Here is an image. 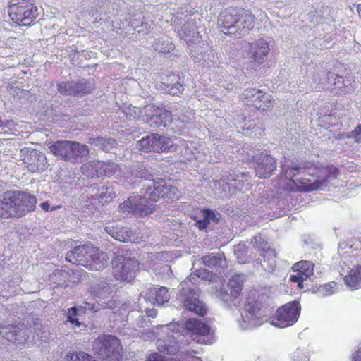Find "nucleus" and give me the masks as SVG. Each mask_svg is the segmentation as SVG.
Wrapping results in <instances>:
<instances>
[{"mask_svg":"<svg viewBox=\"0 0 361 361\" xmlns=\"http://www.w3.org/2000/svg\"><path fill=\"white\" fill-rule=\"evenodd\" d=\"M140 194L130 197L120 204L118 212L121 213L120 218H125L131 214L143 216L150 214L153 211V202H157L161 197L178 199L180 192L171 185H167L163 179L152 180L145 185Z\"/></svg>","mask_w":361,"mask_h":361,"instance_id":"1","label":"nucleus"},{"mask_svg":"<svg viewBox=\"0 0 361 361\" xmlns=\"http://www.w3.org/2000/svg\"><path fill=\"white\" fill-rule=\"evenodd\" d=\"M171 20L174 24L178 25L176 30L180 37L185 40L188 46L195 45L190 49L194 52V56L203 60L208 66L212 64L215 59V53L209 44L201 40L200 16L195 13H190L186 8H180Z\"/></svg>","mask_w":361,"mask_h":361,"instance_id":"2","label":"nucleus"},{"mask_svg":"<svg viewBox=\"0 0 361 361\" xmlns=\"http://www.w3.org/2000/svg\"><path fill=\"white\" fill-rule=\"evenodd\" d=\"M255 26V16L248 11L228 8L219 14L218 27L227 35L241 37Z\"/></svg>","mask_w":361,"mask_h":361,"instance_id":"3","label":"nucleus"},{"mask_svg":"<svg viewBox=\"0 0 361 361\" xmlns=\"http://www.w3.org/2000/svg\"><path fill=\"white\" fill-rule=\"evenodd\" d=\"M36 198L20 191H7L0 196V218L20 217L35 208Z\"/></svg>","mask_w":361,"mask_h":361,"instance_id":"4","label":"nucleus"},{"mask_svg":"<svg viewBox=\"0 0 361 361\" xmlns=\"http://www.w3.org/2000/svg\"><path fill=\"white\" fill-rule=\"evenodd\" d=\"M250 294L238 321L240 327L243 330L259 326L268 319L266 309L262 305L264 296L260 295L256 290Z\"/></svg>","mask_w":361,"mask_h":361,"instance_id":"5","label":"nucleus"},{"mask_svg":"<svg viewBox=\"0 0 361 361\" xmlns=\"http://www.w3.org/2000/svg\"><path fill=\"white\" fill-rule=\"evenodd\" d=\"M311 164H302L300 166L291 165L290 166H281L282 171L284 172L287 178L293 181L300 190L303 191H312L314 190H321L324 184V180H312L306 177L312 176L314 172Z\"/></svg>","mask_w":361,"mask_h":361,"instance_id":"6","label":"nucleus"},{"mask_svg":"<svg viewBox=\"0 0 361 361\" xmlns=\"http://www.w3.org/2000/svg\"><path fill=\"white\" fill-rule=\"evenodd\" d=\"M49 144V149L54 155L71 163L81 162L90 152L87 145L75 141L61 140Z\"/></svg>","mask_w":361,"mask_h":361,"instance_id":"7","label":"nucleus"},{"mask_svg":"<svg viewBox=\"0 0 361 361\" xmlns=\"http://www.w3.org/2000/svg\"><path fill=\"white\" fill-rule=\"evenodd\" d=\"M8 13L14 23L22 26L29 25L38 15L32 0H11Z\"/></svg>","mask_w":361,"mask_h":361,"instance_id":"8","label":"nucleus"},{"mask_svg":"<svg viewBox=\"0 0 361 361\" xmlns=\"http://www.w3.org/2000/svg\"><path fill=\"white\" fill-rule=\"evenodd\" d=\"M93 350L103 361H120L122 357L119 341L111 335L98 337L94 342Z\"/></svg>","mask_w":361,"mask_h":361,"instance_id":"9","label":"nucleus"},{"mask_svg":"<svg viewBox=\"0 0 361 361\" xmlns=\"http://www.w3.org/2000/svg\"><path fill=\"white\" fill-rule=\"evenodd\" d=\"M113 274L120 281L130 282L138 270V262L135 258L116 256L112 262Z\"/></svg>","mask_w":361,"mask_h":361,"instance_id":"10","label":"nucleus"},{"mask_svg":"<svg viewBox=\"0 0 361 361\" xmlns=\"http://www.w3.org/2000/svg\"><path fill=\"white\" fill-rule=\"evenodd\" d=\"M137 147L144 152H166L175 151L173 141L169 137L151 134L138 141Z\"/></svg>","mask_w":361,"mask_h":361,"instance_id":"11","label":"nucleus"},{"mask_svg":"<svg viewBox=\"0 0 361 361\" xmlns=\"http://www.w3.org/2000/svg\"><path fill=\"white\" fill-rule=\"evenodd\" d=\"M300 314V303L296 301L288 302L277 310L276 315L270 319V323L277 327H287L298 321Z\"/></svg>","mask_w":361,"mask_h":361,"instance_id":"12","label":"nucleus"},{"mask_svg":"<svg viewBox=\"0 0 361 361\" xmlns=\"http://www.w3.org/2000/svg\"><path fill=\"white\" fill-rule=\"evenodd\" d=\"M244 281V276L242 274H234L228 280L226 287L222 286L216 290V298L222 300L224 303L231 306V303L235 306L236 299L240 295Z\"/></svg>","mask_w":361,"mask_h":361,"instance_id":"13","label":"nucleus"},{"mask_svg":"<svg viewBox=\"0 0 361 361\" xmlns=\"http://www.w3.org/2000/svg\"><path fill=\"white\" fill-rule=\"evenodd\" d=\"M142 118L151 127L166 126L173 121L172 114L163 106H156L154 104L146 105L140 111Z\"/></svg>","mask_w":361,"mask_h":361,"instance_id":"14","label":"nucleus"},{"mask_svg":"<svg viewBox=\"0 0 361 361\" xmlns=\"http://www.w3.org/2000/svg\"><path fill=\"white\" fill-rule=\"evenodd\" d=\"M181 291L178 296L177 300L182 305L179 306L183 307L188 311L195 312L197 314L203 316L207 311L204 303L197 298V294L195 290L185 288L187 281L183 282L181 284Z\"/></svg>","mask_w":361,"mask_h":361,"instance_id":"15","label":"nucleus"},{"mask_svg":"<svg viewBox=\"0 0 361 361\" xmlns=\"http://www.w3.org/2000/svg\"><path fill=\"white\" fill-rule=\"evenodd\" d=\"M185 326L187 331L192 333L193 340L197 343L208 345L214 341V332L203 322L196 319H190L185 322Z\"/></svg>","mask_w":361,"mask_h":361,"instance_id":"16","label":"nucleus"},{"mask_svg":"<svg viewBox=\"0 0 361 361\" xmlns=\"http://www.w3.org/2000/svg\"><path fill=\"white\" fill-rule=\"evenodd\" d=\"M59 92L65 95L84 96L94 89L92 81L81 78L76 82H62L57 85Z\"/></svg>","mask_w":361,"mask_h":361,"instance_id":"17","label":"nucleus"},{"mask_svg":"<svg viewBox=\"0 0 361 361\" xmlns=\"http://www.w3.org/2000/svg\"><path fill=\"white\" fill-rule=\"evenodd\" d=\"M253 247L262 250L260 255L263 257V262L261 265L264 270L272 271L276 264V252L274 250L267 247V243H264L261 235H256L251 241Z\"/></svg>","mask_w":361,"mask_h":361,"instance_id":"18","label":"nucleus"},{"mask_svg":"<svg viewBox=\"0 0 361 361\" xmlns=\"http://www.w3.org/2000/svg\"><path fill=\"white\" fill-rule=\"evenodd\" d=\"M0 334L8 341L15 343H23L29 337V330L24 324L0 326Z\"/></svg>","mask_w":361,"mask_h":361,"instance_id":"19","label":"nucleus"},{"mask_svg":"<svg viewBox=\"0 0 361 361\" xmlns=\"http://www.w3.org/2000/svg\"><path fill=\"white\" fill-rule=\"evenodd\" d=\"M270 51L269 42L265 39H259L250 44L247 51L248 58L255 63H264Z\"/></svg>","mask_w":361,"mask_h":361,"instance_id":"20","label":"nucleus"},{"mask_svg":"<svg viewBox=\"0 0 361 361\" xmlns=\"http://www.w3.org/2000/svg\"><path fill=\"white\" fill-rule=\"evenodd\" d=\"M91 251H94V246L91 244L75 246L66 254V259L73 264L87 267L90 262L89 256Z\"/></svg>","mask_w":361,"mask_h":361,"instance_id":"21","label":"nucleus"},{"mask_svg":"<svg viewBox=\"0 0 361 361\" xmlns=\"http://www.w3.org/2000/svg\"><path fill=\"white\" fill-rule=\"evenodd\" d=\"M314 264L310 261H301L294 264L293 269L297 272L290 276V281L298 283L300 288H302V282L310 278L313 274Z\"/></svg>","mask_w":361,"mask_h":361,"instance_id":"22","label":"nucleus"},{"mask_svg":"<svg viewBox=\"0 0 361 361\" xmlns=\"http://www.w3.org/2000/svg\"><path fill=\"white\" fill-rule=\"evenodd\" d=\"M276 167V161L271 155L261 154L256 162V175L259 178H267Z\"/></svg>","mask_w":361,"mask_h":361,"instance_id":"23","label":"nucleus"},{"mask_svg":"<svg viewBox=\"0 0 361 361\" xmlns=\"http://www.w3.org/2000/svg\"><path fill=\"white\" fill-rule=\"evenodd\" d=\"M164 328L165 329L164 331L170 330L174 332L176 331L175 334H177V336L172 335L171 338L173 341H170L168 343H166L163 339H159L157 342L158 349L160 352L166 354H175L178 350V343L176 341L178 339V331L180 329V325L175 323L169 324L164 326Z\"/></svg>","mask_w":361,"mask_h":361,"instance_id":"24","label":"nucleus"},{"mask_svg":"<svg viewBox=\"0 0 361 361\" xmlns=\"http://www.w3.org/2000/svg\"><path fill=\"white\" fill-rule=\"evenodd\" d=\"M104 229L112 238L118 241L135 243L137 239V236L133 233L132 231L120 225L106 226Z\"/></svg>","mask_w":361,"mask_h":361,"instance_id":"25","label":"nucleus"},{"mask_svg":"<svg viewBox=\"0 0 361 361\" xmlns=\"http://www.w3.org/2000/svg\"><path fill=\"white\" fill-rule=\"evenodd\" d=\"M100 306H103L102 305H99V303H90L89 302H84L82 305L79 307H73L68 310L67 318L68 320L72 323L75 324L78 326H80L81 323L79 322L77 316L78 315V312H96L100 309Z\"/></svg>","mask_w":361,"mask_h":361,"instance_id":"26","label":"nucleus"},{"mask_svg":"<svg viewBox=\"0 0 361 361\" xmlns=\"http://www.w3.org/2000/svg\"><path fill=\"white\" fill-rule=\"evenodd\" d=\"M144 298L152 304L161 305L169 302L170 295L166 287H154L148 290Z\"/></svg>","mask_w":361,"mask_h":361,"instance_id":"27","label":"nucleus"},{"mask_svg":"<svg viewBox=\"0 0 361 361\" xmlns=\"http://www.w3.org/2000/svg\"><path fill=\"white\" fill-rule=\"evenodd\" d=\"M89 259L90 262L87 267L90 270H100L107 265L109 257L106 253L94 247V251H91Z\"/></svg>","mask_w":361,"mask_h":361,"instance_id":"28","label":"nucleus"},{"mask_svg":"<svg viewBox=\"0 0 361 361\" xmlns=\"http://www.w3.org/2000/svg\"><path fill=\"white\" fill-rule=\"evenodd\" d=\"M68 273L61 269H56L49 276V285L51 288H66L69 286V281H68Z\"/></svg>","mask_w":361,"mask_h":361,"instance_id":"29","label":"nucleus"},{"mask_svg":"<svg viewBox=\"0 0 361 361\" xmlns=\"http://www.w3.org/2000/svg\"><path fill=\"white\" fill-rule=\"evenodd\" d=\"M202 260L204 265L210 268L224 269L227 267V262L223 253H218L216 255H208L203 257Z\"/></svg>","mask_w":361,"mask_h":361,"instance_id":"30","label":"nucleus"},{"mask_svg":"<svg viewBox=\"0 0 361 361\" xmlns=\"http://www.w3.org/2000/svg\"><path fill=\"white\" fill-rule=\"evenodd\" d=\"M344 282L348 287L361 288V265L355 266L344 277Z\"/></svg>","mask_w":361,"mask_h":361,"instance_id":"31","label":"nucleus"},{"mask_svg":"<svg viewBox=\"0 0 361 361\" xmlns=\"http://www.w3.org/2000/svg\"><path fill=\"white\" fill-rule=\"evenodd\" d=\"M359 250L361 252V239H355L349 242L340 243L338 247L339 255L344 257L345 255H353Z\"/></svg>","mask_w":361,"mask_h":361,"instance_id":"32","label":"nucleus"},{"mask_svg":"<svg viewBox=\"0 0 361 361\" xmlns=\"http://www.w3.org/2000/svg\"><path fill=\"white\" fill-rule=\"evenodd\" d=\"M102 164L99 160H93L84 164L81 166V171L86 177H94L101 176Z\"/></svg>","mask_w":361,"mask_h":361,"instance_id":"33","label":"nucleus"},{"mask_svg":"<svg viewBox=\"0 0 361 361\" xmlns=\"http://www.w3.org/2000/svg\"><path fill=\"white\" fill-rule=\"evenodd\" d=\"M312 171L314 173L315 171H317L316 173L317 175V180H324V184L323 185L322 188L326 186V182L329 179H334L336 178L338 171V169L334 166H328L326 169H318L314 167L312 168Z\"/></svg>","mask_w":361,"mask_h":361,"instance_id":"34","label":"nucleus"},{"mask_svg":"<svg viewBox=\"0 0 361 361\" xmlns=\"http://www.w3.org/2000/svg\"><path fill=\"white\" fill-rule=\"evenodd\" d=\"M243 95L245 99L250 102V104L253 102L255 99H258L259 98H263L264 97V101L267 102L269 100V97L267 95V93L263 92L260 90H257L255 88L247 89L243 92Z\"/></svg>","mask_w":361,"mask_h":361,"instance_id":"35","label":"nucleus"},{"mask_svg":"<svg viewBox=\"0 0 361 361\" xmlns=\"http://www.w3.org/2000/svg\"><path fill=\"white\" fill-rule=\"evenodd\" d=\"M234 254L240 264L250 262L251 257L247 255V247L245 244L234 246Z\"/></svg>","mask_w":361,"mask_h":361,"instance_id":"36","label":"nucleus"},{"mask_svg":"<svg viewBox=\"0 0 361 361\" xmlns=\"http://www.w3.org/2000/svg\"><path fill=\"white\" fill-rule=\"evenodd\" d=\"M145 178L147 179V173L145 169H136L133 171L127 172L125 178L126 179V182L133 185L137 183V179L139 178Z\"/></svg>","mask_w":361,"mask_h":361,"instance_id":"37","label":"nucleus"},{"mask_svg":"<svg viewBox=\"0 0 361 361\" xmlns=\"http://www.w3.org/2000/svg\"><path fill=\"white\" fill-rule=\"evenodd\" d=\"M174 49V45L169 40L157 39L154 44V49L162 54L170 53Z\"/></svg>","mask_w":361,"mask_h":361,"instance_id":"38","label":"nucleus"},{"mask_svg":"<svg viewBox=\"0 0 361 361\" xmlns=\"http://www.w3.org/2000/svg\"><path fill=\"white\" fill-rule=\"evenodd\" d=\"M160 89L164 92H166L173 96L178 95L183 90L182 85L177 82L174 84H166L161 82L159 85Z\"/></svg>","mask_w":361,"mask_h":361,"instance_id":"39","label":"nucleus"},{"mask_svg":"<svg viewBox=\"0 0 361 361\" xmlns=\"http://www.w3.org/2000/svg\"><path fill=\"white\" fill-rule=\"evenodd\" d=\"M64 361H96L92 356L85 352L80 351L76 353H68L66 355Z\"/></svg>","mask_w":361,"mask_h":361,"instance_id":"40","label":"nucleus"},{"mask_svg":"<svg viewBox=\"0 0 361 361\" xmlns=\"http://www.w3.org/2000/svg\"><path fill=\"white\" fill-rule=\"evenodd\" d=\"M336 290L337 283L334 281H331L319 286L317 293L319 296H329L336 293Z\"/></svg>","mask_w":361,"mask_h":361,"instance_id":"41","label":"nucleus"},{"mask_svg":"<svg viewBox=\"0 0 361 361\" xmlns=\"http://www.w3.org/2000/svg\"><path fill=\"white\" fill-rule=\"evenodd\" d=\"M102 168L101 169V176H111L118 171L119 166L114 162H102Z\"/></svg>","mask_w":361,"mask_h":361,"instance_id":"42","label":"nucleus"},{"mask_svg":"<svg viewBox=\"0 0 361 361\" xmlns=\"http://www.w3.org/2000/svg\"><path fill=\"white\" fill-rule=\"evenodd\" d=\"M267 95L269 97V100L266 102L264 101V98H259L258 99H255L253 102L251 104L253 106H255L256 109L262 111H265L267 109H269L271 107V102L273 100V98L271 95L267 94Z\"/></svg>","mask_w":361,"mask_h":361,"instance_id":"43","label":"nucleus"},{"mask_svg":"<svg viewBox=\"0 0 361 361\" xmlns=\"http://www.w3.org/2000/svg\"><path fill=\"white\" fill-rule=\"evenodd\" d=\"M184 157L188 160L191 161L193 159H200V152L197 149H195L192 145L190 144H188L185 148L184 152H183Z\"/></svg>","mask_w":361,"mask_h":361,"instance_id":"44","label":"nucleus"},{"mask_svg":"<svg viewBox=\"0 0 361 361\" xmlns=\"http://www.w3.org/2000/svg\"><path fill=\"white\" fill-rule=\"evenodd\" d=\"M111 293V288L109 286L99 284L95 291L96 296L99 298H105Z\"/></svg>","mask_w":361,"mask_h":361,"instance_id":"45","label":"nucleus"},{"mask_svg":"<svg viewBox=\"0 0 361 361\" xmlns=\"http://www.w3.org/2000/svg\"><path fill=\"white\" fill-rule=\"evenodd\" d=\"M103 142L104 143L103 145L102 146V150L106 152L111 151L114 147H116L117 144L116 140L112 138H103Z\"/></svg>","mask_w":361,"mask_h":361,"instance_id":"46","label":"nucleus"},{"mask_svg":"<svg viewBox=\"0 0 361 361\" xmlns=\"http://www.w3.org/2000/svg\"><path fill=\"white\" fill-rule=\"evenodd\" d=\"M214 185L218 189V193L221 194L223 192H226V188L228 185V183L226 182L224 179L221 178L220 180H215L214 182Z\"/></svg>","mask_w":361,"mask_h":361,"instance_id":"47","label":"nucleus"},{"mask_svg":"<svg viewBox=\"0 0 361 361\" xmlns=\"http://www.w3.org/2000/svg\"><path fill=\"white\" fill-rule=\"evenodd\" d=\"M348 137H351L355 139V142L360 143L361 142V126H357L354 130L350 132Z\"/></svg>","mask_w":361,"mask_h":361,"instance_id":"48","label":"nucleus"},{"mask_svg":"<svg viewBox=\"0 0 361 361\" xmlns=\"http://www.w3.org/2000/svg\"><path fill=\"white\" fill-rule=\"evenodd\" d=\"M88 143L97 147L98 149L102 150V146L104 143L103 137L90 138Z\"/></svg>","mask_w":361,"mask_h":361,"instance_id":"49","label":"nucleus"},{"mask_svg":"<svg viewBox=\"0 0 361 361\" xmlns=\"http://www.w3.org/2000/svg\"><path fill=\"white\" fill-rule=\"evenodd\" d=\"M131 308L126 303L122 304L121 307H119L116 311H114V313H117L121 315L126 314V313L130 311Z\"/></svg>","mask_w":361,"mask_h":361,"instance_id":"50","label":"nucleus"},{"mask_svg":"<svg viewBox=\"0 0 361 361\" xmlns=\"http://www.w3.org/2000/svg\"><path fill=\"white\" fill-rule=\"evenodd\" d=\"M195 276H197L198 278H201L202 279H209L211 276L208 272L206 271L204 269H198L196 270L195 272Z\"/></svg>","mask_w":361,"mask_h":361,"instance_id":"51","label":"nucleus"},{"mask_svg":"<svg viewBox=\"0 0 361 361\" xmlns=\"http://www.w3.org/2000/svg\"><path fill=\"white\" fill-rule=\"evenodd\" d=\"M203 216L206 219H208L209 223L211 219H213L215 217L214 212L209 209L204 210Z\"/></svg>","mask_w":361,"mask_h":361,"instance_id":"52","label":"nucleus"},{"mask_svg":"<svg viewBox=\"0 0 361 361\" xmlns=\"http://www.w3.org/2000/svg\"><path fill=\"white\" fill-rule=\"evenodd\" d=\"M197 225L200 229H204L207 225L209 224L208 219H206L204 217L202 220H199L197 221Z\"/></svg>","mask_w":361,"mask_h":361,"instance_id":"53","label":"nucleus"},{"mask_svg":"<svg viewBox=\"0 0 361 361\" xmlns=\"http://www.w3.org/2000/svg\"><path fill=\"white\" fill-rule=\"evenodd\" d=\"M147 361H164V360L161 355H159L157 353H154L149 356Z\"/></svg>","mask_w":361,"mask_h":361,"instance_id":"54","label":"nucleus"},{"mask_svg":"<svg viewBox=\"0 0 361 361\" xmlns=\"http://www.w3.org/2000/svg\"><path fill=\"white\" fill-rule=\"evenodd\" d=\"M103 307L114 309V308H116V302L114 300H109L107 302H105V305L103 306Z\"/></svg>","mask_w":361,"mask_h":361,"instance_id":"55","label":"nucleus"},{"mask_svg":"<svg viewBox=\"0 0 361 361\" xmlns=\"http://www.w3.org/2000/svg\"><path fill=\"white\" fill-rule=\"evenodd\" d=\"M146 314L147 315L148 317H155L157 316V310L153 309L148 310L146 312Z\"/></svg>","mask_w":361,"mask_h":361,"instance_id":"56","label":"nucleus"},{"mask_svg":"<svg viewBox=\"0 0 361 361\" xmlns=\"http://www.w3.org/2000/svg\"><path fill=\"white\" fill-rule=\"evenodd\" d=\"M353 361H361V348L356 352Z\"/></svg>","mask_w":361,"mask_h":361,"instance_id":"57","label":"nucleus"},{"mask_svg":"<svg viewBox=\"0 0 361 361\" xmlns=\"http://www.w3.org/2000/svg\"><path fill=\"white\" fill-rule=\"evenodd\" d=\"M197 353H198V352H197L195 350H188L186 353V355L188 357L194 359V357H196L195 355L197 354Z\"/></svg>","mask_w":361,"mask_h":361,"instance_id":"58","label":"nucleus"},{"mask_svg":"<svg viewBox=\"0 0 361 361\" xmlns=\"http://www.w3.org/2000/svg\"><path fill=\"white\" fill-rule=\"evenodd\" d=\"M115 192L113 191V189L110 188H106V192L105 193V195H108L107 197H111L113 195H114Z\"/></svg>","mask_w":361,"mask_h":361,"instance_id":"59","label":"nucleus"},{"mask_svg":"<svg viewBox=\"0 0 361 361\" xmlns=\"http://www.w3.org/2000/svg\"><path fill=\"white\" fill-rule=\"evenodd\" d=\"M40 207L42 208V209L45 210V207H46L45 202H42L40 204Z\"/></svg>","mask_w":361,"mask_h":361,"instance_id":"60","label":"nucleus"},{"mask_svg":"<svg viewBox=\"0 0 361 361\" xmlns=\"http://www.w3.org/2000/svg\"><path fill=\"white\" fill-rule=\"evenodd\" d=\"M192 361H202L200 357H194V359H192Z\"/></svg>","mask_w":361,"mask_h":361,"instance_id":"61","label":"nucleus"},{"mask_svg":"<svg viewBox=\"0 0 361 361\" xmlns=\"http://www.w3.org/2000/svg\"><path fill=\"white\" fill-rule=\"evenodd\" d=\"M357 11H358L359 13H360V11H361V5H359V6H358V7H357Z\"/></svg>","mask_w":361,"mask_h":361,"instance_id":"62","label":"nucleus"},{"mask_svg":"<svg viewBox=\"0 0 361 361\" xmlns=\"http://www.w3.org/2000/svg\"><path fill=\"white\" fill-rule=\"evenodd\" d=\"M95 20H98V18H97V17H96V18H95ZM103 20V19H102V17H100V18H99V20Z\"/></svg>","mask_w":361,"mask_h":361,"instance_id":"63","label":"nucleus"},{"mask_svg":"<svg viewBox=\"0 0 361 361\" xmlns=\"http://www.w3.org/2000/svg\"><path fill=\"white\" fill-rule=\"evenodd\" d=\"M48 209H49V205H48V204L47 203V207H46V209H47V210H48Z\"/></svg>","mask_w":361,"mask_h":361,"instance_id":"64","label":"nucleus"}]
</instances>
